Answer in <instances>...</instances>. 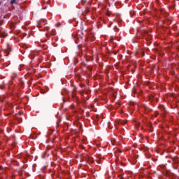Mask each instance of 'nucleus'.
Instances as JSON below:
<instances>
[{"mask_svg":"<svg viewBox=\"0 0 179 179\" xmlns=\"http://www.w3.org/2000/svg\"><path fill=\"white\" fill-rule=\"evenodd\" d=\"M120 178H122V176H120Z\"/></svg>","mask_w":179,"mask_h":179,"instance_id":"obj_8","label":"nucleus"},{"mask_svg":"<svg viewBox=\"0 0 179 179\" xmlns=\"http://www.w3.org/2000/svg\"><path fill=\"white\" fill-rule=\"evenodd\" d=\"M80 87H83V85H80Z\"/></svg>","mask_w":179,"mask_h":179,"instance_id":"obj_6","label":"nucleus"},{"mask_svg":"<svg viewBox=\"0 0 179 179\" xmlns=\"http://www.w3.org/2000/svg\"><path fill=\"white\" fill-rule=\"evenodd\" d=\"M107 15H108V16H110V14L108 13Z\"/></svg>","mask_w":179,"mask_h":179,"instance_id":"obj_7","label":"nucleus"},{"mask_svg":"<svg viewBox=\"0 0 179 179\" xmlns=\"http://www.w3.org/2000/svg\"><path fill=\"white\" fill-rule=\"evenodd\" d=\"M149 99H150V101H153V100H155V96L150 95L149 96Z\"/></svg>","mask_w":179,"mask_h":179,"instance_id":"obj_1","label":"nucleus"},{"mask_svg":"<svg viewBox=\"0 0 179 179\" xmlns=\"http://www.w3.org/2000/svg\"><path fill=\"white\" fill-rule=\"evenodd\" d=\"M50 33L51 36H55V32H54V31L52 30Z\"/></svg>","mask_w":179,"mask_h":179,"instance_id":"obj_3","label":"nucleus"},{"mask_svg":"<svg viewBox=\"0 0 179 179\" xmlns=\"http://www.w3.org/2000/svg\"><path fill=\"white\" fill-rule=\"evenodd\" d=\"M73 93H75V92H76V87H73Z\"/></svg>","mask_w":179,"mask_h":179,"instance_id":"obj_4","label":"nucleus"},{"mask_svg":"<svg viewBox=\"0 0 179 179\" xmlns=\"http://www.w3.org/2000/svg\"><path fill=\"white\" fill-rule=\"evenodd\" d=\"M13 3H16V0H12L10 1V5H13Z\"/></svg>","mask_w":179,"mask_h":179,"instance_id":"obj_2","label":"nucleus"},{"mask_svg":"<svg viewBox=\"0 0 179 179\" xmlns=\"http://www.w3.org/2000/svg\"><path fill=\"white\" fill-rule=\"evenodd\" d=\"M0 6H1V2H0Z\"/></svg>","mask_w":179,"mask_h":179,"instance_id":"obj_9","label":"nucleus"},{"mask_svg":"<svg viewBox=\"0 0 179 179\" xmlns=\"http://www.w3.org/2000/svg\"><path fill=\"white\" fill-rule=\"evenodd\" d=\"M46 30H50V28H48V27H46Z\"/></svg>","mask_w":179,"mask_h":179,"instance_id":"obj_5","label":"nucleus"}]
</instances>
